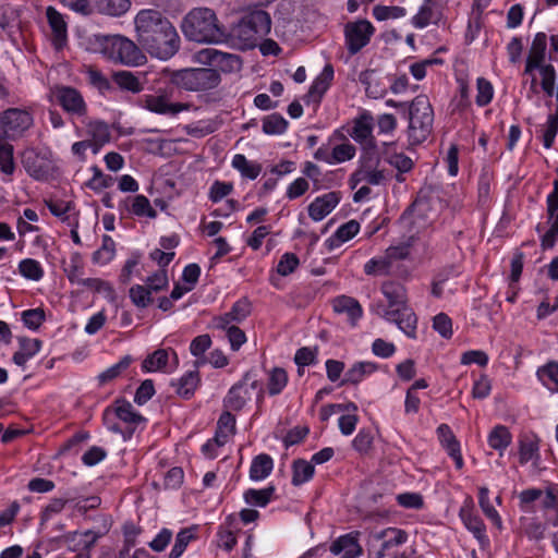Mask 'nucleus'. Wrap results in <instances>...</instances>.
<instances>
[{
    "label": "nucleus",
    "instance_id": "1",
    "mask_svg": "<svg viewBox=\"0 0 558 558\" xmlns=\"http://www.w3.org/2000/svg\"><path fill=\"white\" fill-rule=\"evenodd\" d=\"M136 40L151 57L171 59L180 49L181 39L170 20L159 10L143 9L134 17Z\"/></svg>",
    "mask_w": 558,
    "mask_h": 558
},
{
    "label": "nucleus",
    "instance_id": "2",
    "mask_svg": "<svg viewBox=\"0 0 558 558\" xmlns=\"http://www.w3.org/2000/svg\"><path fill=\"white\" fill-rule=\"evenodd\" d=\"M380 291L388 304H376L375 313L387 322L395 323L409 338H415L417 318L408 306L405 288L399 282L389 280L381 284Z\"/></svg>",
    "mask_w": 558,
    "mask_h": 558
},
{
    "label": "nucleus",
    "instance_id": "3",
    "mask_svg": "<svg viewBox=\"0 0 558 558\" xmlns=\"http://www.w3.org/2000/svg\"><path fill=\"white\" fill-rule=\"evenodd\" d=\"M181 28L186 39L199 44H220L227 37L216 13L208 8L190 11L183 19Z\"/></svg>",
    "mask_w": 558,
    "mask_h": 558
},
{
    "label": "nucleus",
    "instance_id": "4",
    "mask_svg": "<svg viewBox=\"0 0 558 558\" xmlns=\"http://www.w3.org/2000/svg\"><path fill=\"white\" fill-rule=\"evenodd\" d=\"M434 110L426 95L416 96L409 105L408 140L411 145L422 144L433 131Z\"/></svg>",
    "mask_w": 558,
    "mask_h": 558
},
{
    "label": "nucleus",
    "instance_id": "5",
    "mask_svg": "<svg viewBox=\"0 0 558 558\" xmlns=\"http://www.w3.org/2000/svg\"><path fill=\"white\" fill-rule=\"evenodd\" d=\"M270 27L269 14L264 10H254L240 20L232 33L242 49H251L270 32Z\"/></svg>",
    "mask_w": 558,
    "mask_h": 558
},
{
    "label": "nucleus",
    "instance_id": "6",
    "mask_svg": "<svg viewBox=\"0 0 558 558\" xmlns=\"http://www.w3.org/2000/svg\"><path fill=\"white\" fill-rule=\"evenodd\" d=\"M100 47L101 53L116 63L136 66L146 61L141 48L134 41L121 35L102 37Z\"/></svg>",
    "mask_w": 558,
    "mask_h": 558
},
{
    "label": "nucleus",
    "instance_id": "7",
    "mask_svg": "<svg viewBox=\"0 0 558 558\" xmlns=\"http://www.w3.org/2000/svg\"><path fill=\"white\" fill-rule=\"evenodd\" d=\"M412 241L413 236H411L408 242L389 246L383 254L371 258L364 265V272L368 276H391L399 274V262L409 257Z\"/></svg>",
    "mask_w": 558,
    "mask_h": 558
},
{
    "label": "nucleus",
    "instance_id": "8",
    "mask_svg": "<svg viewBox=\"0 0 558 558\" xmlns=\"http://www.w3.org/2000/svg\"><path fill=\"white\" fill-rule=\"evenodd\" d=\"M49 99L58 105L71 119L85 122L88 106L82 93L75 87L56 84L49 89Z\"/></svg>",
    "mask_w": 558,
    "mask_h": 558
},
{
    "label": "nucleus",
    "instance_id": "9",
    "mask_svg": "<svg viewBox=\"0 0 558 558\" xmlns=\"http://www.w3.org/2000/svg\"><path fill=\"white\" fill-rule=\"evenodd\" d=\"M390 179V171L381 167L380 158L372 153L364 154L359 161L357 169L350 177L352 189L361 183L368 185H384Z\"/></svg>",
    "mask_w": 558,
    "mask_h": 558
},
{
    "label": "nucleus",
    "instance_id": "10",
    "mask_svg": "<svg viewBox=\"0 0 558 558\" xmlns=\"http://www.w3.org/2000/svg\"><path fill=\"white\" fill-rule=\"evenodd\" d=\"M264 390L259 381L246 373L239 383L229 389L223 399V405L231 411H241L254 396H256L257 402H260Z\"/></svg>",
    "mask_w": 558,
    "mask_h": 558
},
{
    "label": "nucleus",
    "instance_id": "11",
    "mask_svg": "<svg viewBox=\"0 0 558 558\" xmlns=\"http://www.w3.org/2000/svg\"><path fill=\"white\" fill-rule=\"evenodd\" d=\"M172 82L186 90H206L218 86L220 76L214 69H184L173 73Z\"/></svg>",
    "mask_w": 558,
    "mask_h": 558
},
{
    "label": "nucleus",
    "instance_id": "12",
    "mask_svg": "<svg viewBox=\"0 0 558 558\" xmlns=\"http://www.w3.org/2000/svg\"><path fill=\"white\" fill-rule=\"evenodd\" d=\"M138 106L151 113L175 117L182 111H187L189 104L172 101V92L167 88H159L154 94H145L138 98Z\"/></svg>",
    "mask_w": 558,
    "mask_h": 558
},
{
    "label": "nucleus",
    "instance_id": "13",
    "mask_svg": "<svg viewBox=\"0 0 558 558\" xmlns=\"http://www.w3.org/2000/svg\"><path fill=\"white\" fill-rule=\"evenodd\" d=\"M34 123L33 114L20 108H10L0 112V140L21 137Z\"/></svg>",
    "mask_w": 558,
    "mask_h": 558
},
{
    "label": "nucleus",
    "instance_id": "14",
    "mask_svg": "<svg viewBox=\"0 0 558 558\" xmlns=\"http://www.w3.org/2000/svg\"><path fill=\"white\" fill-rule=\"evenodd\" d=\"M408 541L405 531L397 527H387L372 531L367 537V547L374 558H385L386 553Z\"/></svg>",
    "mask_w": 558,
    "mask_h": 558
},
{
    "label": "nucleus",
    "instance_id": "15",
    "mask_svg": "<svg viewBox=\"0 0 558 558\" xmlns=\"http://www.w3.org/2000/svg\"><path fill=\"white\" fill-rule=\"evenodd\" d=\"M449 0H423L416 14L411 19V24L416 29H423L429 25H442L446 22L445 11Z\"/></svg>",
    "mask_w": 558,
    "mask_h": 558
},
{
    "label": "nucleus",
    "instance_id": "16",
    "mask_svg": "<svg viewBox=\"0 0 558 558\" xmlns=\"http://www.w3.org/2000/svg\"><path fill=\"white\" fill-rule=\"evenodd\" d=\"M539 501V507L547 515L549 511L558 510V492L553 488H527L519 494V507L523 512H533V504Z\"/></svg>",
    "mask_w": 558,
    "mask_h": 558
},
{
    "label": "nucleus",
    "instance_id": "17",
    "mask_svg": "<svg viewBox=\"0 0 558 558\" xmlns=\"http://www.w3.org/2000/svg\"><path fill=\"white\" fill-rule=\"evenodd\" d=\"M345 47L354 56L366 47L375 33V27L368 20L348 22L344 25Z\"/></svg>",
    "mask_w": 558,
    "mask_h": 558
},
{
    "label": "nucleus",
    "instance_id": "18",
    "mask_svg": "<svg viewBox=\"0 0 558 558\" xmlns=\"http://www.w3.org/2000/svg\"><path fill=\"white\" fill-rule=\"evenodd\" d=\"M195 60L204 65H210L226 73L236 72L242 62L239 56L222 52L215 48H204L195 53Z\"/></svg>",
    "mask_w": 558,
    "mask_h": 558
},
{
    "label": "nucleus",
    "instance_id": "19",
    "mask_svg": "<svg viewBox=\"0 0 558 558\" xmlns=\"http://www.w3.org/2000/svg\"><path fill=\"white\" fill-rule=\"evenodd\" d=\"M373 130L374 118L369 112L364 111L352 121V126L348 133L363 149L369 153V150L376 149V140L373 135Z\"/></svg>",
    "mask_w": 558,
    "mask_h": 558
},
{
    "label": "nucleus",
    "instance_id": "20",
    "mask_svg": "<svg viewBox=\"0 0 558 558\" xmlns=\"http://www.w3.org/2000/svg\"><path fill=\"white\" fill-rule=\"evenodd\" d=\"M432 221L430 205L425 199H416L401 216V222L416 232L429 227Z\"/></svg>",
    "mask_w": 558,
    "mask_h": 558
},
{
    "label": "nucleus",
    "instance_id": "21",
    "mask_svg": "<svg viewBox=\"0 0 558 558\" xmlns=\"http://www.w3.org/2000/svg\"><path fill=\"white\" fill-rule=\"evenodd\" d=\"M546 48H547V36L544 33H537L532 41L524 73L532 75L530 90L534 94L538 93L536 85V77L533 75V71L536 70L537 66L544 65L545 57H546Z\"/></svg>",
    "mask_w": 558,
    "mask_h": 558
},
{
    "label": "nucleus",
    "instance_id": "22",
    "mask_svg": "<svg viewBox=\"0 0 558 558\" xmlns=\"http://www.w3.org/2000/svg\"><path fill=\"white\" fill-rule=\"evenodd\" d=\"M119 209L136 217H147L150 219L157 217V211L150 205L149 199L142 194L125 197L120 202Z\"/></svg>",
    "mask_w": 558,
    "mask_h": 558
},
{
    "label": "nucleus",
    "instance_id": "23",
    "mask_svg": "<svg viewBox=\"0 0 558 558\" xmlns=\"http://www.w3.org/2000/svg\"><path fill=\"white\" fill-rule=\"evenodd\" d=\"M341 199L339 192H329L316 197L308 205V216L314 221H320L328 216L339 204Z\"/></svg>",
    "mask_w": 558,
    "mask_h": 558
},
{
    "label": "nucleus",
    "instance_id": "24",
    "mask_svg": "<svg viewBox=\"0 0 558 558\" xmlns=\"http://www.w3.org/2000/svg\"><path fill=\"white\" fill-rule=\"evenodd\" d=\"M333 66L330 63H327L323 71L317 75V77L312 83L308 93L305 96V100L307 102L319 104L325 93L329 89L332 81H333Z\"/></svg>",
    "mask_w": 558,
    "mask_h": 558
},
{
    "label": "nucleus",
    "instance_id": "25",
    "mask_svg": "<svg viewBox=\"0 0 558 558\" xmlns=\"http://www.w3.org/2000/svg\"><path fill=\"white\" fill-rule=\"evenodd\" d=\"M437 435L441 446L447 450L448 454L453 459L458 470L463 468V458L460 450V444L453 435L451 428L447 424H440L437 427Z\"/></svg>",
    "mask_w": 558,
    "mask_h": 558
},
{
    "label": "nucleus",
    "instance_id": "26",
    "mask_svg": "<svg viewBox=\"0 0 558 558\" xmlns=\"http://www.w3.org/2000/svg\"><path fill=\"white\" fill-rule=\"evenodd\" d=\"M46 16L52 31V43L57 49L63 47L68 37V26L63 15L53 7H48Z\"/></svg>",
    "mask_w": 558,
    "mask_h": 558
},
{
    "label": "nucleus",
    "instance_id": "27",
    "mask_svg": "<svg viewBox=\"0 0 558 558\" xmlns=\"http://www.w3.org/2000/svg\"><path fill=\"white\" fill-rule=\"evenodd\" d=\"M385 161L396 169L397 173L395 174V179L402 183L405 181V173H409L414 168V161L411 157L407 156L403 153L390 151L387 148L384 151Z\"/></svg>",
    "mask_w": 558,
    "mask_h": 558
},
{
    "label": "nucleus",
    "instance_id": "28",
    "mask_svg": "<svg viewBox=\"0 0 558 558\" xmlns=\"http://www.w3.org/2000/svg\"><path fill=\"white\" fill-rule=\"evenodd\" d=\"M330 551L341 558H357L362 554V548L355 536L345 534L332 542Z\"/></svg>",
    "mask_w": 558,
    "mask_h": 558
},
{
    "label": "nucleus",
    "instance_id": "29",
    "mask_svg": "<svg viewBox=\"0 0 558 558\" xmlns=\"http://www.w3.org/2000/svg\"><path fill=\"white\" fill-rule=\"evenodd\" d=\"M460 518L463 521L465 527L474 535L482 547L489 545V538L486 534V526L480 517L474 515L470 510L462 508L460 510Z\"/></svg>",
    "mask_w": 558,
    "mask_h": 558
},
{
    "label": "nucleus",
    "instance_id": "30",
    "mask_svg": "<svg viewBox=\"0 0 558 558\" xmlns=\"http://www.w3.org/2000/svg\"><path fill=\"white\" fill-rule=\"evenodd\" d=\"M333 311L338 314H345L352 326L362 317L361 304L353 298L341 295L332 301Z\"/></svg>",
    "mask_w": 558,
    "mask_h": 558
},
{
    "label": "nucleus",
    "instance_id": "31",
    "mask_svg": "<svg viewBox=\"0 0 558 558\" xmlns=\"http://www.w3.org/2000/svg\"><path fill=\"white\" fill-rule=\"evenodd\" d=\"M378 369V366L374 362L360 361L352 364V366L345 372L341 385H357L369 375L374 374Z\"/></svg>",
    "mask_w": 558,
    "mask_h": 558
},
{
    "label": "nucleus",
    "instance_id": "32",
    "mask_svg": "<svg viewBox=\"0 0 558 558\" xmlns=\"http://www.w3.org/2000/svg\"><path fill=\"white\" fill-rule=\"evenodd\" d=\"M359 231L360 223L356 220H350L341 225L336 232L326 240L325 244L328 250L332 251L354 238Z\"/></svg>",
    "mask_w": 558,
    "mask_h": 558
},
{
    "label": "nucleus",
    "instance_id": "33",
    "mask_svg": "<svg viewBox=\"0 0 558 558\" xmlns=\"http://www.w3.org/2000/svg\"><path fill=\"white\" fill-rule=\"evenodd\" d=\"M172 355L173 367L178 365V355L173 350L159 349L143 361V368L146 372L168 371L169 355Z\"/></svg>",
    "mask_w": 558,
    "mask_h": 558
},
{
    "label": "nucleus",
    "instance_id": "34",
    "mask_svg": "<svg viewBox=\"0 0 558 558\" xmlns=\"http://www.w3.org/2000/svg\"><path fill=\"white\" fill-rule=\"evenodd\" d=\"M512 439L513 437L509 428L501 424L493 427L487 436L488 446L492 449L497 450L500 457L504 456L506 449L511 445Z\"/></svg>",
    "mask_w": 558,
    "mask_h": 558
},
{
    "label": "nucleus",
    "instance_id": "35",
    "mask_svg": "<svg viewBox=\"0 0 558 558\" xmlns=\"http://www.w3.org/2000/svg\"><path fill=\"white\" fill-rule=\"evenodd\" d=\"M20 348L13 354V362L21 367L33 359L41 348V341L39 339L20 338Z\"/></svg>",
    "mask_w": 558,
    "mask_h": 558
},
{
    "label": "nucleus",
    "instance_id": "36",
    "mask_svg": "<svg viewBox=\"0 0 558 558\" xmlns=\"http://www.w3.org/2000/svg\"><path fill=\"white\" fill-rule=\"evenodd\" d=\"M199 374L197 371H189L181 378L172 381L174 391L182 398H191L199 385Z\"/></svg>",
    "mask_w": 558,
    "mask_h": 558
},
{
    "label": "nucleus",
    "instance_id": "37",
    "mask_svg": "<svg viewBox=\"0 0 558 558\" xmlns=\"http://www.w3.org/2000/svg\"><path fill=\"white\" fill-rule=\"evenodd\" d=\"M94 12L109 16H122L131 8L130 0H93Z\"/></svg>",
    "mask_w": 558,
    "mask_h": 558
},
{
    "label": "nucleus",
    "instance_id": "38",
    "mask_svg": "<svg viewBox=\"0 0 558 558\" xmlns=\"http://www.w3.org/2000/svg\"><path fill=\"white\" fill-rule=\"evenodd\" d=\"M231 166L240 172L242 178L255 180L262 172V165L257 161L248 160L243 154H235Z\"/></svg>",
    "mask_w": 558,
    "mask_h": 558
},
{
    "label": "nucleus",
    "instance_id": "39",
    "mask_svg": "<svg viewBox=\"0 0 558 558\" xmlns=\"http://www.w3.org/2000/svg\"><path fill=\"white\" fill-rule=\"evenodd\" d=\"M536 376L544 387L558 393V361H549L539 366Z\"/></svg>",
    "mask_w": 558,
    "mask_h": 558
},
{
    "label": "nucleus",
    "instance_id": "40",
    "mask_svg": "<svg viewBox=\"0 0 558 558\" xmlns=\"http://www.w3.org/2000/svg\"><path fill=\"white\" fill-rule=\"evenodd\" d=\"M111 413L130 427L135 428L136 425L143 422L142 415L135 412L132 404L125 400H118Z\"/></svg>",
    "mask_w": 558,
    "mask_h": 558
},
{
    "label": "nucleus",
    "instance_id": "41",
    "mask_svg": "<svg viewBox=\"0 0 558 558\" xmlns=\"http://www.w3.org/2000/svg\"><path fill=\"white\" fill-rule=\"evenodd\" d=\"M274 461L270 456L260 453L256 456L250 468V477L253 481L265 480L272 471Z\"/></svg>",
    "mask_w": 558,
    "mask_h": 558
},
{
    "label": "nucleus",
    "instance_id": "42",
    "mask_svg": "<svg viewBox=\"0 0 558 558\" xmlns=\"http://www.w3.org/2000/svg\"><path fill=\"white\" fill-rule=\"evenodd\" d=\"M315 473V466L311 461L304 459H296L292 463V478L291 483L294 486H300L312 480Z\"/></svg>",
    "mask_w": 558,
    "mask_h": 558
},
{
    "label": "nucleus",
    "instance_id": "43",
    "mask_svg": "<svg viewBox=\"0 0 558 558\" xmlns=\"http://www.w3.org/2000/svg\"><path fill=\"white\" fill-rule=\"evenodd\" d=\"M275 494L274 486H267L263 489L250 488L244 492L243 498L250 506L266 507L272 499Z\"/></svg>",
    "mask_w": 558,
    "mask_h": 558
},
{
    "label": "nucleus",
    "instance_id": "44",
    "mask_svg": "<svg viewBox=\"0 0 558 558\" xmlns=\"http://www.w3.org/2000/svg\"><path fill=\"white\" fill-rule=\"evenodd\" d=\"M114 83L124 90L133 94L141 93L144 89V85L140 76L133 74L130 71H119L113 74Z\"/></svg>",
    "mask_w": 558,
    "mask_h": 558
},
{
    "label": "nucleus",
    "instance_id": "45",
    "mask_svg": "<svg viewBox=\"0 0 558 558\" xmlns=\"http://www.w3.org/2000/svg\"><path fill=\"white\" fill-rule=\"evenodd\" d=\"M236 526L233 525V520L228 518L227 521L220 525L217 533L218 546L227 551L233 549L236 545Z\"/></svg>",
    "mask_w": 558,
    "mask_h": 558
},
{
    "label": "nucleus",
    "instance_id": "46",
    "mask_svg": "<svg viewBox=\"0 0 558 558\" xmlns=\"http://www.w3.org/2000/svg\"><path fill=\"white\" fill-rule=\"evenodd\" d=\"M359 82L364 86L369 97L378 98L384 95L385 89L380 86L377 72L372 69L362 71L359 74Z\"/></svg>",
    "mask_w": 558,
    "mask_h": 558
},
{
    "label": "nucleus",
    "instance_id": "47",
    "mask_svg": "<svg viewBox=\"0 0 558 558\" xmlns=\"http://www.w3.org/2000/svg\"><path fill=\"white\" fill-rule=\"evenodd\" d=\"M231 410L225 411L218 422L216 430V441L226 444L231 435L235 430V417L230 413Z\"/></svg>",
    "mask_w": 558,
    "mask_h": 558
},
{
    "label": "nucleus",
    "instance_id": "48",
    "mask_svg": "<svg viewBox=\"0 0 558 558\" xmlns=\"http://www.w3.org/2000/svg\"><path fill=\"white\" fill-rule=\"evenodd\" d=\"M539 460L538 440L525 437L519 441V461L526 464L530 461L537 462Z\"/></svg>",
    "mask_w": 558,
    "mask_h": 558
},
{
    "label": "nucleus",
    "instance_id": "49",
    "mask_svg": "<svg viewBox=\"0 0 558 558\" xmlns=\"http://www.w3.org/2000/svg\"><path fill=\"white\" fill-rule=\"evenodd\" d=\"M64 271L71 283L78 284L82 281L84 278V259L78 252H74L70 255Z\"/></svg>",
    "mask_w": 558,
    "mask_h": 558
},
{
    "label": "nucleus",
    "instance_id": "50",
    "mask_svg": "<svg viewBox=\"0 0 558 558\" xmlns=\"http://www.w3.org/2000/svg\"><path fill=\"white\" fill-rule=\"evenodd\" d=\"M116 255V243L109 235L102 236L101 246L93 253L92 260L97 265H107Z\"/></svg>",
    "mask_w": 558,
    "mask_h": 558
},
{
    "label": "nucleus",
    "instance_id": "51",
    "mask_svg": "<svg viewBox=\"0 0 558 558\" xmlns=\"http://www.w3.org/2000/svg\"><path fill=\"white\" fill-rule=\"evenodd\" d=\"M90 171L93 172V177L85 183L89 190L99 193L113 185L114 178L112 175L105 174L98 166H92Z\"/></svg>",
    "mask_w": 558,
    "mask_h": 558
},
{
    "label": "nucleus",
    "instance_id": "52",
    "mask_svg": "<svg viewBox=\"0 0 558 558\" xmlns=\"http://www.w3.org/2000/svg\"><path fill=\"white\" fill-rule=\"evenodd\" d=\"M288 384V374L281 367L272 368L268 374L267 391L270 396L279 395Z\"/></svg>",
    "mask_w": 558,
    "mask_h": 558
},
{
    "label": "nucleus",
    "instance_id": "53",
    "mask_svg": "<svg viewBox=\"0 0 558 558\" xmlns=\"http://www.w3.org/2000/svg\"><path fill=\"white\" fill-rule=\"evenodd\" d=\"M151 295L153 293L145 284H134L129 290V296L131 299V302L137 308L148 307L154 302Z\"/></svg>",
    "mask_w": 558,
    "mask_h": 558
},
{
    "label": "nucleus",
    "instance_id": "54",
    "mask_svg": "<svg viewBox=\"0 0 558 558\" xmlns=\"http://www.w3.org/2000/svg\"><path fill=\"white\" fill-rule=\"evenodd\" d=\"M78 286L100 293L111 301L114 299V289L111 283L100 278H83Z\"/></svg>",
    "mask_w": 558,
    "mask_h": 558
},
{
    "label": "nucleus",
    "instance_id": "55",
    "mask_svg": "<svg viewBox=\"0 0 558 558\" xmlns=\"http://www.w3.org/2000/svg\"><path fill=\"white\" fill-rule=\"evenodd\" d=\"M536 70L539 71L542 89L547 97L551 98L555 94L556 84V71L554 65L544 64L542 66H537Z\"/></svg>",
    "mask_w": 558,
    "mask_h": 558
},
{
    "label": "nucleus",
    "instance_id": "56",
    "mask_svg": "<svg viewBox=\"0 0 558 558\" xmlns=\"http://www.w3.org/2000/svg\"><path fill=\"white\" fill-rule=\"evenodd\" d=\"M521 529L530 539L538 541L544 538L546 525L536 518H523Z\"/></svg>",
    "mask_w": 558,
    "mask_h": 558
},
{
    "label": "nucleus",
    "instance_id": "57",
    "mask_svg": "<svg viewBox=\"0 0 558 558\" xmlns=\"http://www.w3.org/2000/svg\"><path fill=\"white\" fill-rule=\"evenodd\" d=\"M288 121L279 113L267 116L263 120V131L268 135H279L286 132Z\"/></svg>",
    "mask_w": 558,
    "mask_h": 558
},
{
    "label": "nucleus",
    "instance_id": "58",
    "mask_svg": "<svg viewBox=\"0 0 558 558\" xmlns=\"http://www.w3.org/2000/svg\"><path fill=\"white\" fill-rule=\"evenodd\" d=\"M87 132L98 145L108 143L111 137L108 124L99 120L88 122Z\"/></svg>",
    "mask_w": 558,
    "mask_h": 558
},
{
    "label": "nucleus",
    "instance_id": "59",
    "mask_svg": "<svg viewBox=\"0 0 558 558\" xmlns=\"http://www.w3.org/2000/svg\"><path fill=\"white\" fill-rule=\"evenodd\" d=\"M407 15V10L403 7L398 5H375L373 8V16L377 21H386V20H396L400 17H404Z\"/></svg>",
    "mask_w": 558,
    "mask_h": 558
},
{
    "label": "nucleus",
    "instance_id": "60",
    "mask_svg": "<svg viewBox=\"0 0 558 558\" xmlns=\"http://www.w3.org/2000/svg\"><path fill=\"white\" fill-rule=\"evenodd\" d=\"M558 132V112L549 114L547 121L542 125V140L545 148H550L554 145Z\"/></svg>",
    "mask_w": 558,
    "mask_h": 558
},
{
    "label": "nucleus",
    "instance_id": "61",
    "mask_svg": "<svg viewBox=\"0 0 558 558\" xmlns=\"http://www.w3.org/2000/svg\"><path fill=\"white\" fill-rule=\"evenodd\" d=\"M476 89H477V94H476V98H475L476 105L478 107H485L488 104H490V101L493 100V97H494V87H493L492 83L484 77H478L476 80Z\"/></svg>",
    "mask_w": 558,
    "mask_h": 558
},
{
    "label": "nucleus",
    "instance_id": "62",
    "mask_svg": "<svg viewBox=\"0 0 558 558\" xmlns=\"http://www.w3.org/2000/svg\"><path fill=\"white\" fill-rule=\"evenodd\" d=\"M19 270L23 277L34 281L40 280L44 276L40 263L32 258H26L20 262Z\"/></svg>",
    "mask_w": 558,
    "mask_h": 558
},
{
    "label": "nucleus",
    "instance_id": "63",
    "mask_svg": "<svg viewBox=\"0 0 558 558\" xmlns=\"http://www.w3.org/2000/svg\"><path fill=\"white\" fill-rule=\"evenodd\" d=\"M75 501V498L66 495L63 498H53L41 511V520L49 521L53 515L60 513L68 504Z\"/></svg>",
    "mask_w": 558,
    "mask_h": 558
},
{
    "label": "nucleus",
    "instance_id": "64",
    "mask_svg": "<svg viewBox=\"0 0 558 558\" xmlns=\"http://www.w3.org/2000/svg\"><path fill=\"white\" fill-rule=\"evenodd\" d=\"M332 150V165L342 163L354 158L356 148L350 142L345 141L331 148Z\"/></svg>",
    "mask_w": 558,
    "mask_h": 558
}]
</instances>
